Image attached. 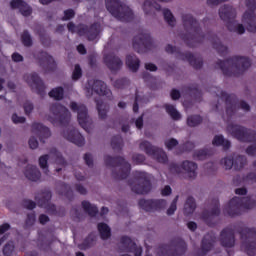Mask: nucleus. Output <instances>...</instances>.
Listing matches in <instances>:
<instances>
[{
    "instance_id": "obj_55",
    "label": "nucleus",
    "mask_w": 256,
    "mask_h": 256,
    "mask_svg": "<svg viewBox=\"0 0 256 256\" xmlns=\"http://www.w3.org/2000/svg\"><path fill=\"white\" fill-rule=\"evenodd\" d=\"M49 154H45L39 158V165L44 171H49Z\"/></svg>"
},
{
    "instance_id": "obj_41",
    "label": "nucleus",
    "mask_w": 256,
    "mask_h": 256,
    "mask_svg": "<svg viewBox=\"0 0 256 256\" xmlns=\"http://www.w3.org/2000/svg\"><path fill=\"white\" fill-rule=\"evenodd\" d=\"M82 207H83L85 213H87L89 215V217H95L99 213V208H97V206L89 203V201H87V200L82 201Z\"/></svg>"
},
{
    "instance_id": "obj_13",
    "label": "nucleus",
    "mask_w": 256,
    "mask_h": 256,
    "mask_svg": "<svg viewBox=\"0 0 256 256\" xmlns=\"http://www.w3.org/2000/svg\"><path fill=\"white\" fill-rule=\"evenodd\" d=\"M246 10L242 16V23L246 25L247 31L250 33H256V0H246Z\"/></svg>"
},
{
    "instance_id": "obj_22",
    "label": "nucleus",
    "mask_w": 256,
    "mask_h": 256,
    "mask_svg": "<svg viewBox=\"0 0 256 256\" xmlns=\"http://www.w3.org/2000/svg\"><path fill=\"white\" fill-rule=\"evenodd\" d=\"M120 243L123 247L122 251H125L126 253H134V256L143 255V248L141 246H137V243H135L130 237L122 236Z\"/></svg>"
},
{
    "instance_id": "obj_16",
    "label": "nucleus",
    "mask_w": 256,
    "mask_h": 256,
    "mask_svg": "<svg viewBox=\"0 0 256 256\" xmlns=\"http://www.w3.org/2000/svg\"><path fill=\"white\" fill-rule=\"evenodd\" d=\"M70 109L74 112L78 113L77 119L80 127L85 131L89 129V113L87 110V106L80 104L78 105L76 102H71Z\"/></svg>"
},
{
    "instance_id": "obj_14",
    "label": "nucleus",
    "mask_w": 256,
    "mask_h": 256,
    "mask_svg": "<svg viewBox=\"0 0 256 256\" xmlns=\"http://www.w3.org/2000/svg\"><path fill=\"white\" fill-rule=\"evenodd\" d=\"M132 45L136 53H147L153 49V38L149 33H141L133 38Z\"/></svg>"
},
{
    "instance_id": "obj_31",
    "label": "nucleus",
    "mask_w": 256,
    "mask_h": 256,
    "mask_svg": "<svg viewBox=\"0 0 256 256\" xmlns=\"http://www.w3.org/2000/svg\"><path fill=\"white\" fill-rule=\"evenodd\" d=\"M221 215V208H219V199H214V207L210 211H204L202 213V219L209 223L211 217H219Z\"/></svg>"
},
{
    "instance_id": "obj_8",
    "label": "nucleus",
    "mask_w": 256,
    "mask_h": 256,
    "mask_svg": "<svg viewBox=\"0 0 256 256\" xmlns=\"http://www.w3.org/2000/svg\"><path fill=\"white\" fill-rule=\"evenodd\" d=\"M187 252V243L180 237L173 238L169 244L159 247L158 256H183Z\"/></svg>"
},
{
    "instance_id": "obj_4",
    "label": "nucleus",
    "mask_w": 256,
    "mask_h": 256,
    "mask_svg": "<svg viewBox=\"0 0 256 256\" xmlns=\"http://www.w3.org/2000/svg\"><path fill=\"white\" fill-rule=\"evenodd\" d=\"M104 163L106 167H120V170L118 172L112 170V177L118 181H123V179H127L129 177V174L131 173V164L121 156L113 157L106 155L104 157Z\"/></svg>"
},
{
    "instance_id": "obj_17",
    "label": "nucleus",
    "mask_w": 256,
    "mask_h": 256,
    "mask_svg": "<svg viewBox=\"0 0 256 256\" xmlns=\"http://www.w3.org/2000/svg\"><path fill=\"white\" fill-rule=\"evenodd\" d=\"M138 205L144 211L148 213H153V211H161V209H165L167 207V200L165 199H140Z\"/></svg>"
},
{
    "instance_id": "obj_45",
    "label": "nucleus",
    "mask_w": 256,
    "mask_h": 256,
    "mask_svg": "<svg viewBox=\"0 0 256 256\" xmlns=\"http://www.w3.org/2000/svg\"><path fill=\"white\" fill-rule=\"evenodd\" d=\"M111 147L114 151H123V137H121V135L113 136L111 139Z\"/></svg>"
},
{
    "instance_id": "obj_29",
    "label": "nucleus",
    "mask_w": 256,
    "mask_h": 256,
    "mask_svg": "<svg viewBox=\"0 0 256 256\" xmlns=\"http://www.w3.org/2000/svg\"><path fill=\"white\" fill-rule=\"evenodd\" d=\"M104 63L110 69V71H119L123 67V61L114 54H108L104 56Z\"/></svg>"
},
{
    "instance_id": "obj_3",
    "label": "nucleus",
    "mask_w": 256,
    "mask_h": 256,
    "mask_svg": "<svg viewBox=\"0 0 256 256\" xmlns=\"http://www.w3.org/2000/svg\"><path fill=\"white\" fill-rule=\"evenodd\" d=\"M105 5L111 16L115 17L118 21H121L122 23H131V21H133V10L121 1L105 0Z\"/></svg>"
},
{
    "instance_id": "obj_30",
    "label": "nucleus",
    "mask_w": 256,
    "mask_h": 256,
    "mask_svg": "<svg viewBox=\"0 0 256 256\" xmlns=\"http://www.w3.org/2000/svg\"><path fill=\"white\" fill-rule=\"evenodd\" d=\"M11 9H19L24 17H29L33 13V9L28 6L27 2L23 0H12L10 2Z\"/></svg>"
},
{
    "instance_id": "obj_59",
    "label": "nucleus",
    "mask_w": 256,
    "mask_h": 256,
    "mask_svg": "<svg viewBox=\"0 0 256 256\" xmlns=\"http://www.w3.org/2000/svg\"><path fill=\"white\" fill-rule=\"evenodd\" d=\"M179 145V141L175 138H171L165 142V146L168 149V151H171L174 149V147H177Z\"/></svg>"
},
{
    "instance_id": "obj_36",
    "label": "nucleus",
    "mask_w": 256,
    "mask_h": 256,
    "mask_svg": "<svg viewBox=\"0 0 256 256\" xmlns=\"http://www.w3.org/2000/svg\"><path fill=\"white\" fill-rule=\"evenodd\" d=\"M99 33H101V24L93 23L88 27V41H95L97 37H99Z\"/></svg>"
},
{
    "instance_id": "obj_6",
    "label": "nucleus",
    "mask_w": 256,
    "mask_h": 256,
    "mask_svg": "<svg viewBox=\"0 0 256 256\" xmlns=\"http://www.w3.org/2000/svg\"><path fill=\"white\" fill-rule=\"evenodd\" d=\"M133 179L128 180V185L133 193L136 195H147L151 192V179H149V174L143 171H134Z\"/></svg>"
},
{
    "instance_id": "obj_5",
    "label": "nucleus",
    "mask_w": 256,
    "mask_h": 256,
    "mask_svg": "<svg viewBox=\"0 0 256 256\" xmlns=\"http://www.w3.org/2000/svg\"><path fill=\"white\" fill-rule=\"evenodd\" d=\"M255 207V200L251 196L232 198L224 208V213L229 217H237L243 213V210L253 209Z\"/></svg>"
},
{
    "instance_id": "obj_35",
    "label": "nucleus",
    "mask_w": 256,
    "mask_h": 256,
    "mask_svg": "<svg viewBox=\"0 0 256 256\" xmlns=\"http://www.w3.org/2000/svg\"><path fill=\"white\" fill-rule=\"evenodd\" d=\"M195 209H197V203L195 202V198L189 196L184 204V215L186 217H189V215H193V213H195Z\"/></svg>"
},
{
    "instance_id": "obj_27",
    "label": "nucleus",
    "mask_w": 256,
    "mask_h": 256,
    "mask_svg": "<svg viewBox=\"0 0 256 256\" xmlns=\"http://www.w3.org/2000/svg\"><path fill=\"white\" fill-rule=\"evenodd\" d=\"M217 241V237H215V234L213 232H209L204 235L202 242H201V248L200 253L201 255H207L213 247H215V242Z\"/></svg>"
},
{
    "instance_id": "obj_54",
    "label": "nucleus",
    "mask_w": 256,
    "mask_h": 256,
    "mask_svg": "<svg viewBox=\"0 0 256 256\" xmlns=\"http://www.w3.org/2000/svg\"><path fill=\"white\" fill-rule=\"evenodd\" d=\"M14 251L15 245H13L12 242H8L6 245H4L2 253L4 256H13Z\"/></svg>"
},
{
    "instance_id": "obj_19",
    "label": "nucleus",
    "mask_w": 256,
    "mask_h": 256,
    "mask_svg": "<svg viewBox=\"0 0 256 256\" xmlns=\"http://www.w3.org/2000/svg\"><path fill=\"white\" fill-rule=\"evenodd\" d=\"M24 80L26 81V83H28V85H30V87H35L37 95H40L41 97L45 95V83L43 82V80H41L39 74H37L36 72L32 74H26L24 75Z\"/></svg>"
},
{
    "instance_id": "obj_20",
    "label": "nucleus",
    "mask_w": 256,
    "mask_h": 256,
    "mask_svg": "<svg viewBox=\"0 0 256 256\" xmlns=\"http://www.w3.org/2000/svg\"><path fill=\"white\" fill-rule=\"evenodd\" d=\"M88 89H91L92 93L100 95V97H111V90L107 88V84L101 80H89Z\"/></svg>"
},
{
    "instance_id": "obj_60",
    "label": "nucleus",
    "mask_w": 256,
    "mask_h": 256,
    "mask_svg": "<svg viewBox=\"0 0 256 256\" xmlns=\"http://www.w3.org/2000/svg\"><path fill=\"white\" fill-rule=\"evenodd\" d=\"M36 219L37 217L35 216V212L29 213L27 214L25 223L28 227H32V225H35Z\"/></svg>"
},
{
    "instance_id": "obj_18",
    "label": "nucleus",
    "mask_w": 256,
    "mask_h": 256,
    "mask_svg": "<svg viewBox=\"0 0 256 256\" xmlns=\"http://www.w3.org/2000/svg\"><path fill=\"white\" fill-rule=\"evenodd\" d=\"M52 197L53 195L51 194V191L44 190L41 194L35 196V201L37 202L38 207H43L50 213H55V211H57V206H55V204H51Z\"/></svg>"
},
{
    "instance_id": "obj_32",
    "label": "nucleus",
    "mask_w": 256,
    "mask_h": 256,
    "mask_svg": "<svg viewBox=\"0 0 256 256\" xmlns=\"http://www.w3.org/2000/svg\"><path fill=\"white\" fill-rule=\"evenodd\" d=\"M24 175L29 181H39L41 179V171L34 165H27Z\"/></svg>"
},
{
    "instance_id": "obj_38",
    "label": "nucleus",
    "mask_w": 256,
    "mask_h": 256,
    "mask_svg": "<svg viewBox=\"0 0 256 256\" xmlns=\"http://www.w3.org/2000/svg\"><path fill=\"white\" fill-rule=\"evenodd\" d=\"M96 109L100 119H107V111H109V106L103 102V100L96 99Z\"/></svg>"
},
{
    "instance_id": "obj_51",
    "label": "nucleus",
    "mask_w": 256,
    "mask_h": 256,
    "mask_svg": "<svg viewBox=\"0 0 256 256\" xmlns=\"http://www.w3.org/2000/svg\"><path fill=\"white\" fill-rule=\"evenodd\" d=\"M129 85H131V80L128 78H120L114 82V87L116 89H127Z\"/></svg>"
},
{
    "instance_id": "obj_61",
    "label": "nucleus",
    "mask_w": 256,
    "mask_h": 256,
    "mask_svg": "<svg viewBox=\"0 0 256 256\" xmlns=\"http://www.w3.org/2000/svg\"><path fill=\"white\" fill-rule=\"evenodd\" d=\"M75 17L74 9H67L64 11V16L62 17V21H69Z\"/></svg>"
},
{
    "instance_id": "obj_43",
    "label": "nucleus",
    "mask_w": 256,
    "mask_h": 256,
    "mask_svg": "<svg viewBox=\"0 0 256 256\" xmlns=\"http://www.w3.org/2000/svg\"><path fill=\"white\" fill-rule=\"evenodd\" d=\"M215 153L213 148H204L194 152V157L199 159V161H203V159H207V157H211Z\"/></svg>"
},
{
    "instance_id": "obj_23",
    "label": "nucleus",
    "mask_w": 256,
    "mask_h": 256,
    "mask_svg": "<svg viewBox=\"0 0 256 256\" xmlns=\"http://www.w3.org/2000/svg\"><path fill=\"white\" fill-rule=\"evenodd\" d=\"M39 63L40 67L44 69L45 73H53V71L57 69V63L55 62V59L47 52H40Z\"/></svg>"
},
{
    "instance_id": "obj_58",
    "label": "nucleus",
    "mask_w": 256,
    "mask_h": 256,
    "mask_svg": "<svg viewBox=\"0 0 256 256\" xmlns=\"http://www.w3.org/2000/svg\"><path fill=\"white\" fill-rule=\"evenodd\" d=\"M177 201H179V195H177L173 199L170 207L167 209V215H174L175 214V212L177 211Z\"/></svg>"
},
{
    "instance_id": "obj_39",
    "label": "nucleus",
    "mask_w": 256,
    "mask_h": 256,
    "mask_svg": "<svg viewBox=\"0 0 256 256\" xmlns=\"http://www.w3.org/2000/svg\"><path fill=\"white\" fill-rule=\"evenodd\" d=\"M185 91L189 93L196 101H201L203 99V92L199 90V86L197 85H190L185 88Z\"/></svg>"
},
{
    "instance_id": "obj_1",
    "label": "nucleus",
    "mask_w": 256,
    "mask_h": 256,
    "mask_svg": "<svg viewBox=\"0 0 256 256\" xmlns=\"http://www.w3.org/2000/svg\"><path fill=\"white\" fill-rule=\"evenodd\" d=\"M182 23L186 31V34L182 35V39L188 47H197L199 43H203L204 40L207 39L212 43L213 49L217 50V53L220 55V57H225V55H227L229 51L227 46L221 43V40L219 37H217V35L211 32L203 34V32H201L199 22L193 17V15H182Z\"/></svg>"
},
{
    "instance_id": "obj_9",
    "label": "nucleus",
    "mask_w": 256,
    "mask_h": 256,
    "mask_svg": "<svg viewBox=\"0 0 256 256\" xmlns=\"http://www.w3.org/2000/svg\"><path fill=\"white\" fill-rule=\"evenodd\" d=\"M50 113L53 116H49L48 120L52 125H60L61 127H67L69 121H71V112L65 106L60 103H54L50 106Z\"/></svg>"
},
{
    "instance_id": "obj_42",
    "label": "nucleus",
    "mask_w": 256,
    "mask_h": 256,
    "mask_svg": "<svg viewBox=\"0 0 256 256\" xmlns=\"http://www.w3.org/2000/svg\"><path fill=\"white\" fill-rule=\"evenodd\" d=\"M98 231L103 241H107V239L111 237V228H109V225H107L106 223H99Z\"/></svg>"
},
{
    "instance_id": "obj_48",
    "label": "nucleus",
    "mask_w": 256,
    "mask_h": 256,
    "mask_svg": "<svg viewBox=\"0 0 256 256\" xmlns=\"http://www.w3.org/2000/svg\"><path fill=\"white\" fill-rule=\"evenodd\" d=\"M201 123H203V117L201 115H190L187 118L188 127H198Z\"/></svg>"
},
{
    "instance_id": "obj_50",
    "label": "nucleus",
    "mask_w": 256,
    "mask_h": 256,
    "mask_svg": "<svg viewBox=\"0 0 256 256\" xmlns=\"http://www.w3.org/2000/svg\"><path fill=\"white\" fill-rule=\"evenodd\" d=\"M21 41L24 47H31L33 45V38H31V34H29L28 30L23 31Z\"/></svg>"
},
{
    "instance_id": "obj_37",
    "label": "nucleus",
    "mask_w": 256,
    "mask_h": 256,
    "mask_svg": "<svg viewBox=\"0 0 256 256\" xmlns=\"http://www.w3.org/2000/svg\"><path fill=\"white\" fill-rule=\"evenodd\" d=\"M50 155L53 157V159H55L56 165H60V167L67 166V161L63 157V154L57 150V148H51Z\"/></svg>"
},
{
    "instance_id": "obj_63",
    "label": "nucleus",
    "mask_w": 256,
    "mask_h": 256,
    "mask_svg": "<svg viewBox=\"0 0 256 256\" xmlns=\"http://www.w3.org/2000/svg\"><path fill=\"white\" fill-rule=\"evenodd\" d=\"M23 107H24L25 115H29L30 113H33V109H35V107L30 101H26Z\"/></svg>"
},
{
    "instance_id": "obj_21",
    "label": "nucleus",
    "mask_w": 256,
    "mask_h": 256,
    "mask_svg": "<svg viewBox=\"0 0 256 256\" xmlns=\"http://www.w3.org/2000/svg\"><path fill=\"white\" fill-rule=\"evenodd\" d=\"M62 135L64 139H67V141H70V143H74V145H77V147H83V145H85V137H83L79 130L75 128L63 130Z\"/></svg>"
},
{
    "instance_id": "obj_47",
    "label": "nucleus",
    "mask_w": 256,
    "mask_h": 256,
    "mask_svg": "<svg viewBox=\"0 0 256 256\" xmlns=\"http://www.w3.org/2000/svg\"><path fill=\"white\" fill-rule=\"evenodd\" d=\"M64 95H65V90L61 86L56 87L49 92V97H51L52 99H55L56 101H61Z\"/></svg>"
},
{
    "instance_id": "obj_33",
    "label": "nucleus",
    "mask_w": 256,
    "mask_h": 256,
    "mask_svg": "<svg viewBox=\"0 0 256 256\" xmlns=\"http://www.w3.org/2000/svg\"><path fill=\"white\" fill-rule=\"evenodd\" d=\"M126 65L132 73H137L141 65V60L135 54H129L126 56Z\"/></svg>"
},
{
    "instance_id": "obj_11",
    "label": "nucleus",
    "mask_w": 256,
    "mask_h": 256,
    "mask_svg": "<svg viewBox=\"0 0 256 256\" xmlns=\"http://www.w3.org/2000/svg\"><path fill=\"white\" fill-rule=\"evenodd\" d=\"M227 131L242 143H255L256 142V131L246 128L238 124H230L227 126Z\"/></svg>"
},
{
    "instance_id": "obj_7",
    "label": "nucleus",
    "mask_w": 256,
    "mask_h": 256,
    "mask_svg": "<svg viewBox=\"0 0 256 256\" xmlns=\"http://www.w3.org/2000/svg\"><path fill=\"white\" fill-rule=\"evenodd\" d=\"M219 17L226 23L228 31L243 35L245 33V26L243 24H236L235 18L237 17V11L233 6L225 4L219 9Z\"/></svg>"
},
{
    "instance_id": "obj_2",
    "label": "nucleus",
    "mask_w": 256,
    "mask_h": 256,
    "mask_svg": "<svg viewBox=\"0 0 256 256\" xmlns=\"http://www.w3.org/2000/svg\"><path fill=\"white\" fill-rule=\"evenodd\" d=\"M216 65L225 77H239L251 67V59L243 56H233L226 60H218Z\"/></svg>"
},
{
    "instance_id": "obj_10",
    "label": "nucleus",
    "mask_w": 256,
    "mask_h": 256,
    "mask_svg": "<svg viewBox=\"0 0 256 256\" xmlns=\"http://www.w3.org/2000/svg\"><path fill=\"white\" fill-rule=\"evenodd\" d=\"M242 239L241 249L249 256L256 254V228L242 227L238 230Z\"/></svg>"
},
{
    "instance_id": "obj_46",
    "label": "nucleus",
    "mask_w": 256,
    "mask_h": 256,
    "mask_svg": "<svg viewBox=\"0 0 256 256\" xmlns=\"http://www.w3.org/2000/svg\"><path fill=\"white\" fill-rule=\"evenodd\" d=\"M247 165V157L238 155L234 158V170L241 171Z\"/></svg>"
},
{
    "instance_id": "obj_57",
    "label": "nucleus",
    "mask_w": 256,
    "mask_h": 256,
    "mask_svg": "<svg viewBox=\"0 0 256 256\" xmlns=\"http://www.w3.org/2000/svg\"><path fill=\"white\" fill-rule=\"evenodd\" d=\"M22 206L24 207V209L33 211V209H35V207H37V203H35V201L30 200V199H24V200H22Z\"/></svg>"
},
{
    "instance_id": "obj_44",
    "label": "nucleus",
    "mask_w": 256,
    "mask_h": 256,
    "mask_svg": "<svg viewBox=\"0 0 256 256\" xmlns=\"http://www.w3.org/2000/svg\"><path fill=\"white\" fill-rule=\"evenodd\" d=\"M164 107L166 109V113H168L173 121H179V119H181V113L177 111V108H175V106L171 104H165Z\"/></svg>"
},
{
    "instance_id": "obj_28",
    "label": "nucleus",
    "mask_w": 256,
    "mask_h": 256,
    "mask_svg": "<svg viewBox=\"0 0 256 256\" xmlns=\"http://www.w3.org/2000/svg\"><path fill=\"white\" fill-rule=\"evenodd\" d=\"M32 133L37 135L40 143H45V139H49V137H51V130H49V127L37 122L32 124Z\"/></svg>"
},
{
    "instance_id": "obj_25",
    "label": "nucleus",
    "mask_w": 256,
    "mask_h": 256,
    "mask_svg": "<svg viewBox=\"0 0 256 256\" xmlns=\"http://www.w3.org/2000/svg\"><path fill=\"white\" fill-rule=\"evenodd\" d=\"M176 57L181 61H188V63L194 69H201V67H203V58L195 57V55H193L191 52H177Z\"/></svg>"
},
{
    "instance_id": "obj_56",
    "label": "nucleus",
    "mask_w": 256,
    "mask_h": 256,
    "mask_svg": "<svg viewBox=\"0 0 256 256\" xmlns=\"http://www.w3.org/2000/svg\"><path fill=\"white\" fill-rule=\"evenodd\" d=\"M222 165H224L226 170L234 168V158L232 156L225 157L221 160Z\"/></svg>"
},
{
    "instance_id": "obj_62",
    "label": "nucleus",
    "mask_w": 256,
    "mask_h": 256,
    "mask_svg": "<svg viewBox=\"0 0 256 256\" xmlns=\"http://www.w3.org/2000/svg\"><path fill=\"white\" fill-rule=\"evenodd\" d=\"M132 161L136 163V165H141V163H145V155L143 154H134L132 156Z\"/></svg>"
},
{
    "instance_id": "obj_52",
    "label": "nucleus",
    "mask_w": 256,
    "mask_h": 256,
    "mask_svg": "<svg viewBox=\"0 0 256 256\" xmlns=\"http://www.w3.org/2000/svg\"><path fill=\"white\" fill-rule=\"evenodd\" d=\"M62 191L59 192L60 195H64V197H67V199H73V190L71 189V186L68 184L62 183L61 184Z\"/></svg>"
},
{
    "instance_id": "obj_34",
    "label": "nucleus",
    "mask_w": 256,
    "mask_h": 256,
    "mask_svg": "<svg viewBox=\"0 0 256 256\" xmlns=\"http://www.w3.org/2000/svg\"><path fill=\"white\" fill-rule=\"evenodd\" d=\"M212 145H214V147H223L224 151H229V149H231V141L225 139L221 134L214 136Z\"/></svg>"
},
{
    "instance_id": "obj_40",
    "label": "nucleus",
    "mask_w": 256,
    "mask_h": 256,
    "mask_svg": "<svg viewBox=\"0 0 256 256\" xmlns=\"http://www.w3.org/2000/svg\"><path fill=\"white\" fill-rule=\"evenodd\" d=\"M95 241H97V236L95 233H90L83 241V243L79 244L78 247L81 250H86L95 245Z\"/></svg>"
},
{
    "instance_id": "obj_49",
    "label": "nucleus",
    "mask_w": 256,
    "mask_h": 256,
    "mask_svg": "<svg viewBox=\"0 0 256 256\" xmlns=\"http://www.w3.org/2000/svg\"><path fill=\"white\" fill-rule=\"evenodd\" d=\"M164 20L170 27H175V16H173V13L169 9L163 10Z\"/></svg>"
},
{
    "instance_id": "obj_15",
    "label": "nucleus",
    "mask_w": 256,
    "mask_h": 256,
    "mask_svg": "<svg viewBox=\"0 0 256 256\" xmlns=\"http://www.w3.org/2000/svg\"><path fill=\"white\" fill-rule=\"evenodd\" d=\"M169 171L170 173H176L177 175L182 173V171H185L189 179H195V177H197V163L186 160L182 162V165H179L172 162L169 164Z\"/></svg>"
},
{
    "instance_id": "obj_24",
    "label": "nucleus",
    "mask_w": 256,
    "mask_h": 256,
    "mask_svg": "<svg viewBox=\"0 0 256 256\" xmlns=\"http://www.w3.org/2000/svg\"><path fill=\"white\" fill-rule=\"evenodd\" d=\"M220 245L226 249L235 247V230L226 227L220 233Z\"/></svg>"
},
{
    "instance_id": "obj_12",
    "label": "nucleus",
    "mask_w": 256,
    "mask_h": 256,
    "mask_svg": "<svg viewBox=\"0 0 256 256\" xmlns=\"http://www.w3.org/2000/svg\"><path fill=\"white\" fill-rule=\"evenodd\" d=\"M140 149L141 151H144L146 155H149V157L155 159V161L158 163L165 164L167 161H169L167 153H165L163 149L153 146V144L147 140H144L140 143Z\"/></svg>"
},
{
    "instance_id": "obj_26",
    "label": "nucleus",
    "mask_w": 256,
    "mask_h": 256,
    "mask_svg": "<svg viewBox=\"0 0 256 256\" xmlns=\"http://www.w3.org/2000/svg\"><path fill=\"white\" fill-rule=\"evenodd\" d=\"M221 99L226 103V114L228 117L235 115V107H237V96L235 94H227L225 91L220 92Z\"/></svg>"
},
{
    "instance_id": "obj_53",
    "label": "nucleus",
    "mask_w": 256,
    "mask_h": 256,
    "mask_svg": "<svg viewBox=\"0 0 256 256\" xmlns=\"http://www.w3.org/2000/svg\"><path fill=\"white\" fill-rule=\"evenodd\" d=\"M81 77H83V70L81 69V65L75 64L74 70L72 72V81H79Z\"/></svg>"
},
{
    "instance_id": "obj_64",
    "label": "nucleus",
    "mask_w": 256,
    "mask_h": 256,
    "mask_svg": "<svg viewBox=\"0 0 256 256\" xmlns=\"http://www.w3.org/2000/svg\"><path fill=\"white\" fill-rule=\"evenodd\" d=\"M243 181L256 183V173L250 172L246 176L243 177Z\"/></svg>"
}]
</instances>
